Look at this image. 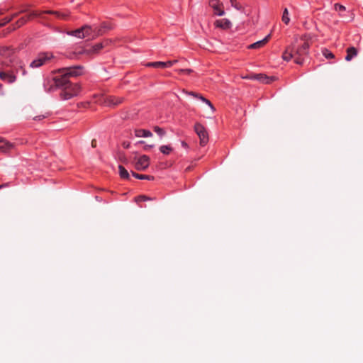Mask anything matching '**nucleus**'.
<instances>
[{
  "instance_id": "9",
  "label": "nucleus",
  "mask_w": 363,
  "mask_h": 363,
  "mask_svg": "<svg viewBox=\"0 0 363 363\" xmlns=\"http://www.w3.org/2000/svg\"><path fill=\"white\" fill-rule=\"evenodd\" d=\"M150 164V158L147 155H142L138 158L135 162V167L138 170H145Z\"/></svg>"
},
{
  "instance_id": "27",
  "label": "nucleus",
  "mask_w": 363,
  "mask_h": 363,
  "mask_svg": "<svg viewBox=\"0 0 363 363\" xmlns=\"http://www.w3.org/2000/svg\"><path fill=\"white\" fill-rule=\"evenodd\" d=\"M145 65L147 67H152L155 68H165L164 62H147Z\"/></svg>"
},
{
  "instance_id": "12",
  "label": "nucleus",
  "mask_w": 363,
  "mask_h": 363,
  "mask_svg": "<svg viewBox=\"0 0 363 363\" xmlns=\"http://www.w3.org/2000/svg\"><path fill=\"white\" fill-rule=\"evenodd\" d=\"M95 30H96V26H90L88 25H85L82 26V36H84V38L88 37L89 38L94 39L97 37L94 35Z\"/></svg>"
},
{
  "instance_id": "43",
  "label": "nucleus",
  "mask_w": 363,
  "mask_h": 363,
  "mask_svg": "<svg viewBox=\"0 0 363 363\" xmlns=\"http://www.w3.org/2000/svg\"><path fill=\"white\" fill-rule=\"evenodd\" d=\"M4 86L1 84H0V95H4Z\"/></svg>"
},
{
  "instance_id": "6",
  "label": "nucleus",
  "mask_w": 363,
  "mask_h": 363,
  "mask_svg": "<svg viewBox=\"0 0 363 363\" xmlns=\"http://www.w3.org/2000/svg\"><path fill=\"white\" fill-rule=\"evenodd\" d=\"M0 79L5 82L12 84L16 82V76L13 70H10L6 67H2L0 69Z\"/></svg>"
},
{
  "instance_id": "33",
  "label": "nucleus",
  "mask_w": 363,
  "mask_h": 363,
  "mask_svg": "<svg viewBox=\"0 0 363 363\" xmlns=\"http://www.w3.org/2000/svg\"><path fill=\"white\" fill-rule=\"evenodd\" d=\"M231 6L238 10L242 9V6L240 3L237 1V0H230Z\"/></svg>"
},
{
  "instance_id": "47",
  "label": "nucleus",
  "mask_w": 363,
  "mask_h": 363,
  "mask_svg": "<svg viewBox=\"0 0 363 363\" xmlns=\"http://www.w3.org/2000/svg\"><path fill=\"white\" fill-rule=\"evenodd\" d=\"M154 147V145H149L145 146L144 149L145 150H147L148 148H150V147Z\"/></svg>"
},
{
  "instance_id": "44",
  "label": "nucleus",
  "mask_w": 363,
  "mask_h": 363,
  "mask_svg": "<svg viewBox=\"0 0 363 363\" xmlns=\"http://www.w3.org/2000/svg\"><path fill=\"white\" fill-rule=\"evenodd\" d=\"M44 118H45V116L43 115H41V116H38L35 117L33 119L34 120H41V119H43Z\"/></svg>"
},
{
  "instance_id": "35",
  "label": "nucleus",
  "mask_w": 363,
  "mask_h": 363,
  "mask_svg": "<svg viewBox=\"0 0 363 363\" xmlns=\"http://www.w3.org/2000/svg\"><path fill=\"white\" fill-rule=\"evenodd\" d=\"M179 74H189L193 72V70L191 69H180L177 70Z\"/></svg>"
},
{
  "instance_id": "22",
  "label": "nucleus",
  "mask_w": 363,
  "mask_h": 363,
  "mask_svg": "<svg viewBox=\"0 0 363 363\" xmlns=\"http://www.w3.org/2000/svg\"><path fill=\"white\" fill-rule=\"evenodd\" d=\"M282 57L286 61H289L292 58L295 60V55L291 45L286 48V50L283 53Z\"/></svg>"
},
{
  "instance_id": "4",
  "label": "nucleus",
  "mask_w": 363,
  "mask_h": 363,
  "mask_svg": "<svg viewBox=\"0 0 363 363\" xmlns=\"http://www.w3.org/2000/svg\"><path fill=\"white\" fill-rule=\"evenodd\" d=\"M81 90V86L78 84L69 83L62 90L60 93L61 98L64 100L69 99L76 96Z\"/></svg>"
},
{
  "instance_id": "30",
  "label": "nucleus",
  "mask_w": 363,
  "mask_h": 363,
  "mask_svg": "<svg viewBox=\"0 0 363 363\" xmlns=\"http://www.w3.org/2000/svg\"><path fill=\"white\" fill-rule=\"evenodd\" d=\"M281 20L285 24H288L290 21V18L289 16V11L286 8H285L284 9Z\"/></svg>"
},
{
  "instance_id": "32",
  "label": "nucleus",
  "mask_w": 363,
  "mask_h": 363,
  "mask_svg": "<svg viewBox=\"0 0 363 363\" xmlns=\"http://www.w3.org/2000/svg\"><path fill=\"white\" fill-rule=\"evenodd\" d=\"M323 55L328 59H333L335 57L334 55L327 49L323 50Z\"/></svg>"
},
{
  "instance_id": "13",
  "label": "nucleus",
  "mask_w": 363,
  "mask_h": 363,
  "mask_svg": "<svg viewBox=\"0 0 363 363\" xmlns=\"http://www.w3.org/2000/svg\"><path fill=\"white\" fill-rule=\"evenodd\" d=\"M104 47L103 43H97L95 45L92 46L90 48L83 49L80 53H84L87 55H96L99 52V51Z\"/></svg>"
},
{
  "instance_id": "7",
  "label": "nucleus",
  "mask_w": 363,
  "mask_h": 363,
  "mask_svg": "<svg viewBox=\"0 0 363 363\" xmlns=\"http://www.w3.org/2000/svg\"><path fill=\"white\" fill-rule=\"evenodd\" d=\"M194 130L200 139V145L204 146L208 142V135L206 129L199 123L194 125Z\"/></svg>"
},
{
  "instance_id": "46",
  "label": "nucleus",
  "mask_w": 363,
  "mask_h": 363,
  "mask_svg": "<svg viewBox=\"0 0 363 363\" xmlns=\"http://www.w3.org/2000/svg\"><path fill=\"white\" fill-rule=\"evenodd\" d=\"M182 147H184L185 148H186L188 147L187 143L186 142H184V141L182 142Z\"/></svg>"
},
{
  "instance_id": "41",
  "label": "nucleus",
  "mask_w": 363,
  "mask_h": 363,
  "mask_svg": "<svg viewBox=\"0 0 363 363\" xmlns=\"http://www.w3.org/2000/svg\"><path fill=\"white\" fill-rule=\"evenodd\" d=\"M44 87H45V89L47 91H51V90H52V89H53V87H52V85H51V86H50L49 87H48V85H47L46 82H45V83H44Z\"/></svg>"
},
{
  "instance_id": "1",
  "label": "nucleus",
  "mask_w": 363,
  "mask_h": 363,
  "mask_svg": "<svg viewBox=\"0 0 363 363\" xmlns=\"http://www.w3.org/2000/svg\"><path fill=\"white\" fill-rule=\"evenodd\" d=\"M55 74L56 75L52 79L55 86L63 89L70 82L69 77H76L82 74V67L80 66L64 67L57 70Z\"/></svg>"
},
{
  "instance_id": "23",
  "label": "nucleus",
  "mask_w": 363,
  "mask_h": 363,
  "mask_svg": "<svg viewBox=\"0 0 363 363\" xmlns=\"http://www.w3.org/2000/svg\"><path fill=\"white\" fill-rule=\"evenodd\" d=\"M357 55V50L354 47H350L347 49L346 61H350L353 57Z\"/></svg>"
},
{
  "instance_id": "34",
  "label": "nucleus",
  "mask_w": 363,
  "mask_h": 363,
  "mask_svg": "<svg viewBox=\"0 0 363 363\" xmlns=\"http://www.w3.org/2000/svg\"><path fill=\"white\" fill-rule=\"evenodd\" d=\"M27 21V18L25 17L21 18L17 22H16V27L19 28L24 25Z\"/></svg>"
},
{
  "instance_id": "25",
  "label": "nucleus",
  "mask_w": 363,
  "mask_h": 363,
  "mask_svg": "<svg viewBox=\"0 0 363 363\" xmlns=\"http://www.w3.org/2000/svg\"><path fill=\"white\" fill-rule=\"evenodd\" d=\"M67 34L69 35L75 36L79 38H84V36H82V34H83L82 27L79 29H76L74 30L67 31Z\"/></svg>"
},
{
  "instance_id": "50",
  "label": "nucleus",
  "mask_w": 363,
  "mask_h": 363,
  "mask_svg": "<svg viewBox=\"0 0 363 363\" xmlns=\"http://www.w3.org/2000/svg\"><path fill=\"white\" fill-rule=\"evenodd\" d=\"M191 169V167H188L186 169V171H189Z\"/></svg>"
},
{
  "instance_id": "51",
  "label": "nucleus",
  "mask_w": 363,
  "mask_h": 363,
  "mask_svg": "<svg viewBox=\"0 0 363 363\" xmlns=\"http://www.w3.org/2000/svg\"><path fill=\"white\" fill-rule=\"evenodd\" d=\"M4 26V23H0V28Z\"/></svg>"
},
{
  "instance_id": "36",
  "label": "nucleus",
  "mask_w": 363,
  "mask_h": 363,
  "mask_svg": "<svg viewBox=\"0 0 363 363\" xmlns=\"http://www.w3.org/2000/svg\"><path fill=\"white\" fill-rule=\"evenodd\" d=\"M42 13H45V11H33L30 13V17H38V16H40Z\"/></svg>"
},
{
  "instance_id": "8",
  "label": "nucleus",
  "mask_w": 363,
  "mask_h": 363,
  "mask_svg": "<svg viewBox=\"0 0 363 363\" xmlns=\"http://www.w3.org/2000/svg\"><path fill=\"white\" fill-rule=\"evenodd\" d=\"M208 4L213 10L215 15L221 16L225 14L223 4L219 0H211Z\"/></svg>"
},
{
  "instance_id": "24",
  "label": "nucleus",
  "mask_w": 363,
  "mask_h": 363,
  "mask_svg": "<svg viewBox=\"0 0 363 363\" xmlns=\"http://www.w3.org/2000/svg\"><path fill=\"white\" fill-rule=\"evenodd\" d=\"M135 135L138 138H140V137L147 138V137L152 136V133L150 130H145V129L135 130Z\"/></svg>"
},
{
  "instance_id": "45",
  "label": "nucleus",
  "mask_w": 363,
  "mask_h": 363,
  "mask_svg": "<svg viewBox=\"0 0 363 363\" xmlns=\"http://www.w3.org/2000/svg\"><path fill=\"white\" fill-rule=\"evenodd\" d=\"M96 140L95 139H94L91 140V147H96Z\"/></svg>"
},
{
  "instance_id": "15",
  "label": "nucleus",
  "mask_w": 363,
  "mask_h": 363,
  "mask_svg": "<svg viewBox=\"0 0 363 363\" xmlns=\"http://www.w3.org/2000/svg\"><path fill=\"white\" fill-rule=\"evenodd\" d=\"M214 25L216 28H219L223 30L230 29L232 26L231 22L227 18L216 20L214 22Z\"/></svg>"
},
{
  "instance_id": "42",
  "label": "nucleus",
  "mask_w": 363,
  "mask_h": 363,
  "mask_svg": "<svg viewBox=\"0 0 363 363\" xmlns=\"http://www.w3.org/2000/svg\"><path fill=\"white\" fill-rule=\"evenodd\" d=\"M122 145L124 148L128 149L130 147V143L129 142H123Z\"/></svg>"
},
{
  "instance_id": "17",
  "label": "nucleus",
  "mask_w": 363,
  "mask_h": 363,
  "mask_svg": "<svg viewBox=\"0 0 363 363\" xmlns=\"http://www.w3.org/2000/svg\"><path fill=\"white\" fill-rule=\"evenodd\" d=\"M271 38V34L267 35L264 39L254 43L248 46L249 49H259L265 45Z\"/></svg>"
},
{
  "instance_id": "28",
  "label": "nucleus",
  "mask_w": 363,
  "mask_h": 363,
  "mask_svg": "<svg viewBox=\"0 0 363 363\" xmlns=\"http://www.w3.org/2000/svg\"><path fill=\"white\" fill-rule=\"evenodd\" d=\"M160 150L164 155H169L172 151V147L170 145H162L160 147Z\"/></svg>"
},
{
  "instance_id": "39",
  "label": "nucleus",
  "mask_w": 363,
  "mask_h": 363,
  "mask_svg": "<svg viewBox=\"0 0 363 363\" xmlns=\"http://www.w3.org/2000/svg\"><path fill=\"white\" fill-rule=\"evenodd\" d=\"M147 200H150V198L147 197L146 196H140L138 198V201H147Z\"/></svg>"
},
{
  "instance_id": "3",
  "label": "nucleus",
  "mask_w": 363,
  "mask_h": 363,
  "mask_svg": "<svg viewBox=\"0 0 363 363\" xmlns=\"http://www.w3.org/2000/svg\"><path fill=\"white\" fill-rule=\"evenodd\" d=\"M16 56L13 50L8 47L0 48V65L8 67L11 63L15 62Z\"/></svg>"
},
{
  "instance_id": "11",
  "label": "nucleus",
  "mask_w": 363,
  "mask_h": 363,
  "mask_svg": "<svg viewBox=\"0 0 363 363\" xmlns=\"http://www.w3.org/2000/svg\"><path fill=\"white\" fill-rule=\"evenodd\" d=\"M14 147V143H12L3 138H0V152L3 153H8Z\"/></svg>"
},
{
  "instance_id": "20",
  "label": "nucleus",
  "mask_w": 363,
  "mask_h": 363,
  "mask_svg": "<svg viewBox=\"0 0 363 363\" xmlns=\"http://www.w3.org/2000/svg\"><path fill=\"white\" fill-rule=\"evenodd\" d=\"M94 99V103L106 106L107 102L108 95H105L104 94H96L93 96Z\"/></svg>"
},
{
  "instance_id": "26",
  "label": "nucleus",
  "mask_w": 363,
  "mask_h": 363,
  "mask_svg": "<svg viewBox=\"0 0 363 363\" xmlns=\"http://www.w3.org/2000/svg\"><path fill=\"white\" fill-rule=\"evenodd\" d=\"M119 174L123 179H129L130 175L128 172L122 165L118 166Z\"/></svg>"
},
{
  "instance_id": "2",
  "label": "nucleus",
  "mask_w": 363,
  "mask_h": 363,
  "mask_svg": "<svg viewBox=\"0 0 363 363\" xmlns=\"http://www.w3.org/2000/svg\"><path fill=\"white\" fill-rule=\"evenodd\" d=\"M303 43H298L297 38L294 40V42L291 45V47L294 51L295 55V62L298 65H301L303 62V58L308 53L309 43L305 38H302Z\"/></svg>"
},
{
  "instance_id": "48",
  "label": "nucleus",
  "mask_w": 363,
  "mask_h": 363,
  "mask_svg": "<svg viewBox=\"0 0 363 363\" xmlns=\"http://www.w3.org/2000/svg\"><path fill=\"white\" fill-rule=\"evenodd\" d=\"M7 186H8V184H2V185H0V189H2L3 187Z\"/></svg>"
},
{
  "instance_id": "19",
  "label": "nucleus",
  "mask_w": 363,
  "mask_h": 363,
  "mask_svg": "<svg viewBox=\"0 0 363 363\" xmlns=\"http://www.w3.org/2000/svg\"><path fill=\"white\" fill-rule=\"evenodd\" d=\"M111 26L108 23L104 22L100 26H96V30H95V36L102 35L106 31L110 30Z\"/></svg>"
},
{
  "instance_id": "14",
  "label": "nucleus",
  "mask_w": 363,
  "mask_h": 363,
  "mask_svg": "<svg viewBox=\"0 0 363 363\" xmlns=\"http://www.w3.org/2000/svg\"><path fill=\"white\" fill-rule=\"evenodd\" d=\"M45 13L47 14H52L56 16L57 18L62 19V20H68L70 12L68 11H52V10H47L45 11Z\"/></svg>"
},
{
  "instance_id": "31",
  "label": "nucleus",
  "mask_w": 363,
  "mask_h": 363,
  "mask_svg": "<svg viewBox=\"0 0 363 363\" xmlns=\"http://www.w3.org/2000/svg\"><path fill=\"white\" fill-rule=\"evenodd\" d=\"M153 130L160 137H163L165 135L164 130L161 128H160V127H158V126H155L153 128Z\"/></svg>"
},
{
  "instance_id": "16",
  "label": "nucleus",
  "mask_w": 363,
  "mask_h": 363,
  "mask_svg": "<svg viewBox=\"0 0 363 363\" xmlns=\"http://www.w3.org/2000/svg\"><path fill=\"white\" fill-rule=\"evenodd\" d=\"M8 67L9 68L10 70H13L14 74L16 75L18 73L19 70H22L23 75H24L26 73V71L23 68L22 62H18L16 59L15 60V62L11 63Z\"/></svg>"
},
{
  "instance_id": "21",
  "label": "nucleus",
  "mask_w": 363,
  "mask_h": 363,
  "mask_svg": "<svg viewBox=\"0 0 363 363\" xmlns=\"http://www.w3.org/2000/svg\"><path fill=\"white\" fill-rule=\"evenodd\" d=\"M186 94L201 99L203 102L206 103V104H208L212 112L215 111V108L213 106V104L211 103V101L209 100H208L207 99L204 98L202 95H201L198 93H196V92H193V91H190V92L186 91Z\"/></svg>"
},
{
  "instance_id": "18",
  "label": "nucleus",
  "mask_w": 363,
  "mask_h": 363,
  "mask_svg": "<svg viewBox=\"0 0 363 363\" xmlns=\"http://www.w3.org/2000/svg\"><path fill=\"white\" fill-rule=\"evenodd\" d=\"M106 106H116L122 103L123 99L121 97H116L114 96H108Z\"/></svg>"
},
{
  "instance_id": "29",
  "label": "nucleus",
  "mask_w": 363,
  "mask_h": 363,
  "mask_svg": "<svg viewBox=\"0 0 363 363\" xmlns=\"http://www.w3.org/2000/svg\"><path fill=\"white\" fill-rule=\"evenodd\" d=\"M132 174L134 177H135L136 179H148V180L153 179V177L150 176V175L139 174H137L133 172H132Z\"/></svg>"
},
{
  "instance_id": "37",
  "label": "nucleus",
  "mask_w": 363,
  "mask_h": 363,
  "mask_svg": "<svg viewBox=\"0 0 363 363\" xmlns=\"http://www.w3.org/2000/svg\"><path fill=\"white\" fill-rule=\"evenodd\" d=\"M16 14H13L12 16L11 17H6L4 18L2 21L0 22V23H4V26L6 25V23H8L9 22H10L13 18L16 17Z\"/></svg>"
},
{
  "instance_id": "40",
  "label": "nucleus",
  "mask_w": 363,
  "mask_h": 363,
  "mask_svg": "<svg viewBox=\"0 0 363 363\" xmlns=\"http://www.w3.org/2000/svg\"><path fill=\"white\" fill-rule=\"evenodd\" d=\"M164 65H165V68L170 67L172 66V62H171V60H169L167 62H164Z\"/></svg>"
},
{
  "instance_id": "5",
  "label": "nucleus",
  "mask_w": 363,
  "mask_h": 363,
  "mask_svg": "<svg viewBox=\"0 0 363 363\" xmlns=\"http://www.w3.org/2000/svg\"><path fill=\"white\" fill-rule=\"evenodd\" d=\"M53 58V55L50 52H42L38 55L35 59H34L30 63V67L38 68L43 65H45L50 62Z\"/></svg>"
},
{
  "instance_id": "38",
  "label": "nucleus",
  "mask_w": 363,
  "mask_h": 363,
  "mask_svg": "<svg viewBox=\"0 0 363 363\" xmlns=\"http://www.w3.org/2000/svg\"><path fill=\"white\" fill-rule=\"evenodd\" d=\"M334 7H335V9L336 11H345V7L343 6V5H341L340 4H335L334 5Z\"/></svg>"
},
{
  "instance_id": "10",
  "label": "nucleus",
  "mask_w": 363,
  "mask_h": 363,
  "mask_svg": "<svg viewBox=\"0 0 363 363\" xmlns=\"http://www.w3.org/2000/svg\"><path fill=\"white\" fill-rule=\"evenodd\" d=\"M247 78L255 79L264 84H270L272 82L276 79L274 77H268L264 74H255L247 77Z\"/></svg>"
},
{
  "instance_id": "49",
  "label": "nucleus",
  "mask_w": 363,
  "mask_h": 363,
  "mask_svg": "<svg viewBox=\"0 0 363 363\" xmlns=\"http://www.w3.org/2000/svg\"><path fill=\"white\" fill-rule=\"evenodd\" d=\"M171 62H172V66L176 64L178 61L177 60H171Z\"/></svg>"
}]
</instances>
